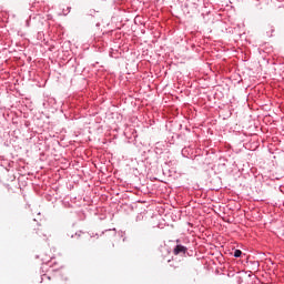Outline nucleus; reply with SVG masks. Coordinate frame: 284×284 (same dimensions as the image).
Returning a JSON list of instances; mask_svg holds the SVG:
<instances>
[{"mask_svg": "<svg viewBox=\"0 0 284 284\" xmlns=\"http://www.w3.org/2000/svg\"><path fill=\"white\" fill-rule=\"evenodd\" d=\"M187 252V247L181 245V244H178L174 250H173V254L175 256H179V254H186Z\"/></svg>", "mask_w": 284, "mask_h": 284, "instance_id": "nucleus-1", "label": "nucleus"}, {"mask_svg": "<svg viewBox=\"0 0 284 284\" xmlns=\"http://www.w3.org/2000/svg\"><path fill=\"white\" fill-rule=\"evenodd\" d=\"M275 30L276 29L274 28V26L267 24V27H266V34H267V37H274Z\"/></svg>", "mask_w": 284, "mask_h": 284, "instance_id": "nucleus-2", "label": "nucleus"}, {"mask_svg": "<svg viewBox=\"0 0 284 284\" xmlns=\"http://www.w3.org/2000/svg\"><path fill=\"white\" fill-rule=\"evenodd\" d=\"M233 256L235 258H241V256H243V251L242 250H235Z\"/></svg>", "mask_w": 284, "mask_h": 284, "instance_id": "nucleus-3", "label": "nucleus"}, {"mask_svg": "<svg viewBox=\"0 0 284 284\" xmlns=\"http://www.w3.org/2000/svg\"><path fill=\"white\" fill-rule=\"evenodd\" d=\"M75 236H81V232L80 233H75Z\"/></svg>", "mask_w": 284, "mask_h": 284, "instance_id": "nucleus-5", "label": "nucleus"}, {"mask_svg": "<svg viewBox=\"0 0 284 284\" xmlns=\"http://www.w3.org/2000/svg\"><path fill=\"white\" fill-rule=\"evenodd\" d=\"M114 236H116V229H112Z\"/></svg>", "mask_w": 284, "mask_h": 284, "instance_id": "nucleus-4", "label": "nucleus"}]
</instances>
